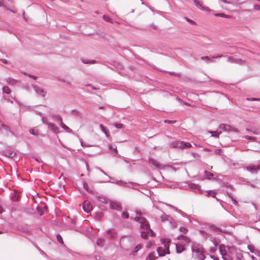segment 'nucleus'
<instances>
[{
	"instance_id": "8fccbe9b",
	"label": "nucleus",
	"mask_w": 260,
	"mask_h": 260,
	"mask_svg": "<svg viewBox=\"0 0 260 260\" xmlns=\"http://www.w3.org/2000/svg\"><path fill=\"white\" fill-rule=\"evenodd\" d=\"M180 231L183 233H186L188 231V230L185 227H180Z\"/></svg>"
},
{
	"instance_id": "a878e982",
	"label": "nucleus",
	"mask_w": 260,
	"mask_h": 260,
	"mask_svg": "<svg viewBox=\"0 0 260 260\" xmlns=\"http://www.w3.org/2000/svg\"><path fill=\"white\" fill-rule=\"evenodd\" d=\"M156 251L158 253V255L160 256H164L167 254L166 253V251L162 247H158L157 248Z\"/></svg>"
},
{
	"instance_id": "de8ad7c7",
	"label": "nucleus",
	"mask_w": 260,
	"mask_h": 260,
	"mask_svg": "<svg viewBox=\"0 0 260 260\" xmlns=\"http://www.w3.org/2000/svg\"><path fill=\"white\" fill-rule=\"evenodd\" d=\"M134 185L135 184L133 182H126V184L124 186L130 188H133L134 187Z\"/></svg>"
},
{
	"instance_id": "c756f323",
	"label": "nucleus",
	"mask_w": 260,
	"mask_h": 260,
	"mask_svg": "<svg viewBox=\"0 0 260 260\" xmlns=\"http://www.w3.org/2000/svg\"><path fill=\"white\" fill-rule=\"evenodd\" d=\"M210 229L215 232H222V230H220L219 228L217 227L216 225L212 224L209 226Z\"/></svg>"
},
{
	"instance_id": "4d7b16f0",
	"label": "nucleus",
	"mask_w": 260,
	"mask_h": 260,
	"mask_svg": "<svg viewBox=\"0 0 260 260\" xmlns=\"http://www.w3.org/2000/svg\"><path fill=\"white\" fill-rule=\"evenodd\" d=\"M37 210L39 213L40 215H43L44 214V211L41 209L39 206L37 207Z\"/></svg>"
},
{
	"instance_id": "5fc2aeb1",
	"label": "nucleus",
	"mask_w": 260,
	"mask_h": 260,
	"mask_svg": "<svg viewBox=\"0 0 260 260\" xmlns=\"http://www.w3.org/2000/svg\"><path fill=\"white\" fill-rule=\"evenodd\" d=\"M121 216L122 218L127 219L129 217V214L127 212H122Z\"/></svg>"
},
{
	"instance_id": "3c124183",
	"label": "nucleus",
	"mask_w": 260,
	"mask_h": 260,
	"mask_svg": "<svg viewBox=\"0 0 260 260\" xmlns=\"http://www.w3.org/2000/svg\"><path fill=\"white\" fill-rule=\"evenodd\" d=\"M154 244V241H149L146 244V247L149 248Z\"/></svg>"
},
{
	"instance_id": "0eeeda50",
	"label": "nucleus",
	"mask_w": 260,
	"mask_h": 260,
	"mask_svg": "<svg viewBox=\"0 0 260 260\" xmlns=\"http://www.w3.org/2000/svg\"><path fill=\"white\" fill-rule=\"evenodd\" d=\"M148 162L150 166H153L155 168L158 169H160L161 167H164L165 166H161L158 162H157L155 160L151 157H149L148 159Z\"/></svg>"
},
{
	"instance_id": "f3484780",
	"label": "nucleus",
	"mask_w": 260,
	"mask_h": 260,
	"mask_svg": "<svg viewBox=\"0 0 260 260\" xmlns=\"http://www.w3.org/2000/svg\"><path fill=\"white\" fill-rule=\"evenodd\" d=\"M106 233L110 239H114L117 236V233L114 229H109L106 231Z\"/></svg>"
},
{
	"instance_id": "ddd939ff",
	"label": "nucleus",
	"mask_w": 260,
	"mask_h": 260,
	"mask_svg": "<svg viewBox=\"0 0 260 260\" xmlns=\"http://www.w3.org/2000/svg\"><path fill=\"white\" fill-rule=\"evenodd\" d=\"M48 128L51 130L53 133L57 134L59 132L58 127L53 123H49L48 124Z\"/></svg>"
},
{
	"instance_id": "2f4dec72",
	"label": "nucleus",
	"mask_w": 260,
	"mask_h": 260,
	"mask_svg": "<svg viewBox=\"0 0 260 260\" xmlns=\"http://www.w3.org/2000/svg\"><path fill=\"white\" fill-rule=\"evenodd\" d=\"M204 173H205V178L207 179H211L214 176V175L213 173H212L210 172H208L207 171H205Z\"/></svg>"
},
{
	"instance_id": "58836bf2",
	"label": "nucleus",
	"mask_w": 260,
	"mask_h": 260,
	"mask_svg": "<svg viewBox=\"0 0 260 260\" xmlns=\"http://www.w3.org/2000/svg\"><path fill=\"white\" fill-rule=\"evenodd\" d=\"M82 62L83 63H89V64H92V63H94L95 62V60H88L86 59H82Z\"/></svg>"
},
{
	"instance_id": "20e7f679",
	"label": "nucleus",
	"mask_w": 260,
	"mask_h": 260,
	"mask_svg": "<svg viewBox=\"0 0 260 260\" xmlns=\"http://www.w3.org/2000/svg\"><path fill=\"white\" fill-rule=\"evenodd\" d=\"M156 208L158 210V215L161 221H169L171 217L170 215L166 214L163 211H161L158 207Z\"/></svg>"
},
{
	"instance_id": "f704fd0d",
	"label": "nucleus",
	"mask_w": 260,
	"mask_h": 260,
	"mask_svg": "<svg viewBox=\"0 0 260 260\" xmlns=\"http://www.w3.org/2000/svg\"><path fill=\"white\" fill-rule=\"evenodd\" d=\"M83 187L87 192H88L89 193L93 192V190L89 188L87 183H86V182H84L83 183Z\"/></svg>"
},
{
	"instance_id": "7ed1b4c3",
	"label": "nucleus",
	"mask_w": 260,
	"mask_h": 260,
	"mask_svg": "<svg viewBox=\"0 0 260 260\" xmlns=\"http://www.w3.org/2000/svg\"><path fill=\"white\" fill-rule=\"evenodd\" d=\"M191 251L192 252V254L197 253L205 252L204 249L202 246L199 244H194L191 246Z\"/></svg>"
},
{
	"instance_id": "5701e85b",
	"label": "nucleus",
	"mask_w": 260,
	"mask_h": 260,
	"mask_svg": "<svg viewBox=\"0 0 260 260\" xmlns=\"http://www.w3.org/2000/svg\"><path fill=\"white\" fill-rule=\"evenodd\" d=\"M51 117L54 120L56 121L59 124L62 122V119L61 117L59 115H52Z\"/></svg>"
},
{
	"instance_id": "393cba45",
	"label": "nucleus",
	"mask_w": 260,
	"mask_h": 260,
	"mask_svg": "<svg viewBox=\"0 0 260 260\" xmlns=\"http://www.w3.org/2000/svg\"><path fill=\"white\" fill-rule=\"evenodd\" d=\"M100 127L101 131L105 134L106 136L109 137L110 136L109 130L102 124L100 125Z\"/></svg>"
},
{
	"instance_id": "c03bdc74",
	"label": "nucleus",
	"mask_w": 260,
	"mask_h": 260,
	"mask_svg": "<svg viewBox=\"0 0 260 260\" xmlns=\"http://www.w3.org/2000/svg\"><path fill=\"white\" fill-rule=\"evenodd\" d=\"M215 16H219L223 18H229L230 16L225 15L223 13H216L214 14Z\"/></svg>"
},
{
	"instance_id": "4be33fe9",
	"label": "nucleus",
	"mask_w": 260,
	"mask_h": 260,
	"mask_svg": "<svg viewBox=\"0 0 260 260\" xmlns=\"http://www.w3.org/2000/svg\"><path fill=\"white\" fill-rule=\"evenodd\" d=\"M4 155L6 156H7V157H9L10 158H13L14 156H15L16 153L13 150H7V151H5Z\"/></svg>"
},
{
	"instance_id": "69168bd1",
	"label": "nucleus",
	"mask_w": 260,
	"mask_h": 260,
	"mask_svg": "<svg viewBox=\"0 0 260 260\" xmlns=\"http://www.w3.org/2000/svg\"><path fill=\"white\" fill-rule=\"evenodd\" d=\"M247 100L248 101H260V98H247Z\"/></svg>"
},
{
	"instance_id": "f03ea898",
	"label": "nucleus",
	"mask_w": 260,
	"mask_h": 260,
	"mask_svg": "<svg viewBox=\"0 0 260 260\" xmlns=\"http://www.w3.org/2000/svg\"><path fill=\"white\" fill-rule=\"evenodd\" d=\"M170 145L172 148H179L183 149L189 148L191 146L189 142H185L182 141H174L170 143Z\"/></svg>"
},
{
	"instance_id": "603ef678",
	"label": "nucleus",
	"mask_w": 260,
	"mask_h": 260,
	"mask_svg": "<svg viewBox=\"0 0 260 260\" xmlns=\"http://www.w3.org/2000/svg\"><path fill=\"white\" fill-rule=\"evenodd\" d=\"M29 133L34 136H37L38 135V132L37 131H35L34 129H29Z\"/></svg>"
},
{
	"instance_id": "b1692460",
	"label": "nucleus",
	"mask_w": 260,
	"mask_h": 260,
	"mask_svg": "<svg viewBox=\"0 0 260 260\" xmlns=\"http://www.w3.org/2000/svg\"><path fill=\"white\" fill-rule=\"evenodd\" d=\"M176 252L178 253H181L184 250V245L181 244H176Z\"/></svg>"
},
{
	"instance_id": "0e129e2a",
	"label": "nucleus",
	"mask_w": 260,
	"mask_h": 260,
	"mask_svg": "<svg viewBox=\"0 0 260 260\" xmlns=\"http://www.w3.org/2000/svg\"><path fill=\"white\" fill-rule=\"evenodd\" d=\"M245 138L247 140H252V141H254L255 139V138H254L252 136H246L245 137Z\"/></svg>"
},
{
	"instance_id": "2eb2a0df",
	"label": "nucleus",
	"mask_w": 260,
	"mask_h": 260,
	"mask_svg": "<svg viewBox=\"0 0 260 260\" xmlns=\"http://www.w3.org/2000/svg\"><path fill=\"white\" fill-rule=\"evenodd\" d=\"M110 207L112 209H115L117 210H121L122 208L120 204L116 202H111Z\"/></svg>"
},
{
	"instance_id": "6ab92c4d",
	"label": "nucleus",
	"mask_w": 260,
	"mask_h": 260,
	"mask_svg": "<svg viewBox=\"0 0 260 260\" xmlns=\"http://www.w3.org/2000/svg\"><path fill=\"white\" fill-rule=\"evenodd\" d=\"M204 253V252L197 253L192 254V256L198 260H204L205 259V256Z\"/></svg>"
},
{
	"instance_id": "13d9d810",
	"label": "nucleus",
	"mask_w": 260,
	"mask_h": 260,
	"mask_svg": "<svg viewBox=\"0 0 260 260\" xmlns=\"http://www.w3.org/2000/svg\"><path fill=\"white\" fill-rule=\"evenodd\" d=\"M126 182H123L122 180H119L118 181V185H119L120 186H124L125 185H126Z\"/></svg>"
},
{
	"instance_id": "bf43d9fd",
	"label": "nucleus",
	"mask_w": 260,
	"mask_h": 260,
	"mask_svg": "<svg viewBox=\"0 0 260 260\" xmlns=\"http://www.w3.org/2000/svg\"><path fill=\"white\" fill-rule=\"evenodd\" d=\"M103 19L107 22H111V19L106 15L103 16Z\"/></svg>"
},
{
	"instance_id": "1a4fd4ad",
	"label": "nucleus",
	"mask_w": 260,
	"mask_h": 260,
	"mask_svg": "<svg viewBox=\"0 0 260 260\" xmlns=\"http://www.w3.org/2000/svg\"><path fill=\"white\" fill-rule=\"evenodd\" d=\"M222 56H223L222 54L214 55L212 57V58H210L207 56H202L201 57V59L202 60L205 61L206 63H211V62H214L213 59L216 58L218 57H221Z\"/></svg>"
},
{
	"instance_id": "338daca9",
	"label": "nucleus",
	"mask_w": 260,
	"mask_h": 260,
	"mask_svg": "<svg viewBox=\"0 0 260 260\" xmlns=\"http://www.w3.org/2000/svg\"><path fill=\"white\" fill-rule=\"evenodd\" d=\"M216 251V248L215 247L210 248L209 249V251L211 253H214Z\"/></svg>"
},
{
	"instance_id": "9b49d317",
	"label": "nucleus",
	"mask_w": 260,
	"mask_h": 260,
	"mask_svg": "<svg viewBox=\"0 0 260 260\" xmlns=\"http://www.w3.org/2000/svg\"><path fill=\"white\" fill-rule=\"evenodd\" d=\"M32 86L35 92L38 95L42 97H44L46 95V92L43 89L37 86L33 85Z\"/></svg>"
},
{
	"instance_id": "864d4df0",
	"label": "nucleus",
	"mask_w": 260,
	"mask_h": 260,
	"mask_svg": "<svg viewBox=\"0 0 260 260\" xmlns=\"http://www.w3.org/2000/svg\"><path fill=\"white\" fill-rule=\"evenodd\" d=\"M109 149L110 150H113V151H114L115 152H116V151H117V147H116V146H115V145H110V146H109Z\"/></svg>"
},
{
	"instance_id": "680f3d73",
	"label": "nucleus",
	"mask_w": 260,
	"mask_h": 260,
	"mask_svg": "<svg viewBox=\"0 0 260 260\" xmlns=\"http://www.w3.org/2000/svg\"><path fill=\"white\" fill-rule=\"evenodd\" d=\"M232 203L236 206H237L238 207L239 206V203H238V202L236 201V199H235L234 198L232 199Z\"/></svg>"
},
{
	"instance_id": "c85d7f7f",
	"label": "nucleus",
	"mask_w": 260,
	"mask_h": 260,
	"mask_svg": "<svg viewBox=\"0 0 260 260\" xmlns=\"http://www.w3.org/2000/svg\"><path fill=\"white\" fill-rule=\"evenodd\" d=\"M248 250L252 253H254L256 254L258 253L259 251L255 249V247L253 245H248L247 246Z\"/></svg>"
},
{
	"instance_id": "f8f14e48",
	"label": "nucleus",
	"mask_w": 260,
	"mask_h": 260,
	"mask_svg": "<svg viewBox=\"0 0 260 260\" xmlns=\"http://www.w3.org/2000/svg\"><path fill=\"white\" fill-rule=\"evenodd\" d=\"M233 252H235L236 253V260H242L243 255L240 252V251H238L237 249H236L234 248H230L229 252L232 253Z\"/></svg>"
},
{
	"instance_id": "9d476101",
	"label": "nucleus",
	"mask_w": 260,
	"mask_h": 260,
	"mask_svg": "<svg viewBox=\"0 0 260 260\" xmlns=\"http://www.w3.org/2000/svg\"><path fill=\"white\" fill-rule=\"evenodd\" d=\"M82 208L85 212L88 213L92 210V207L90 202L84 201L82 204Z\"/></svg>"
},
{
	"instance_id": "79ce46f5",
	"label": "nucleus",
	"mask_w": 260,
	"mask_h": 260,
	"mask_svg": "<svg viewBox=\"0 0 260 260\" xmlns=\"http://www.w3.org/2000/svg\"><path fill=\"white\" fill-rule=\"evenodd\" d=\"M56 239L58 241V242L59 243H60V244H63V239L62 238V237L59 234H58L57 236H56Z\"/></svg>"
},
{
	"instance_id": "e2e57ef3",
	"label": "nucleus",
	"mask_w": 260,
	"mask_h": 260,
	"mask_svg": "<svg viewBox=\"0 0 260 260\" xmlns=\"http://www.w3.org/2000/svg\"><path fill=\"white\" fill-rule=\"evenodd\" d=\"M215 194H216V192L213 191H209L208 192V196H210L213 197H214Z\"/></svg>"
},
{
	"instance_id": "052dcab7",
	"label": "nucleus",
	"mask_w": 260,
	"mask_h": 260,
	"mask_svg": "<svg viewBox=\"0 0 260 260\" xmlns=\"http://www.w3.org/2000/svg\"><path fill=\"white\" fill-rule=\"evenodd\" d=\"M185 20H186L187 22H189L190 23H191V24H196V23H195V22H194V21H193V20H192L190 19L189 18H187V17H185Z\"/></svg>"
},
{
	"instance_id": "cd10ccee",
	"label": "nucleus",
	"mask_w": 260,
	"mask_h": 260,
	"mask_svg": "<svg viewBox=\"0 0 260 260\" xmlns=\"http://www.w3.org/2000/svg\"><path fill=\"white\" fill-rule=\"evenodd\" d=\"M6 82L11 85H15L17 82V81L14 79H13L12 78H8L6 79Z\"/></svg>"
},
{
	"instance_id": "412c9836",
	"label": "nucleus",
	"mask_w": 260,
	"mask_h": 260,
	"mask_svg": "<svg viewBox=\"0 0 260 260\" xmlns=\"http://www.w3.org/2000/svg\"><path fill=\"white\" fill-rule=\"evenodd\" d=\"M219 249L222 257L228 253L225 249V246L223 244H221L219 246Z\"/></svg>"
},
{
	"instance_id": "423d86ee",
	"label": "nucleus",
	"mask_w": 260,
	"mask_h": 260,
	"mask_svg": "<svg viewBox=\"0 0 260 260\" xmlns=\"http://www.w3.org/2000/svg\"><path fill=\"white\" fill-rule=\"evenodd\" d=\"M246 170L251 174H256L260 170V166L257 165H251L246 167Z\"/></svg>"
},
{
	"instance_id": "ea45409f",
	"label": "nucleus",
	"mask_w": 260,
	"mask_h": 260,
	"mask_svg": "<svg viewBox=\"0 0 260 260\" xmlns=\"http://www.w3.org/2000/svg\"><path fill=\"white\" fill-rule=\"evenodd\" d=\"M95 258L96 260H106V258L102 255H95Z\"/></svg>"
},
{
	"instance_id": "c9c22d12",
	"label": "nucleus",
	"mask_w": 260,
	"mask_h": 260,
	"mask_svg": "<svg viewBox=\"0 0 260 260\" xmlns=\"http://www.w3.org/2000/svg\"><path fill=\"white\" fill-rule=\"evenodd\" d=\"M2 89L4 93L10 94L11 92L10 89L7 86L3 87Z\"/></svg>"
},
{
	"instance_id": "7c9ffc66",
	"label": "nucleus",
	"mask_w": 260,
	"mask_h": 260,
	"mask_svg": "<svg viewBox=\"0 0 260 260\" xmlns=\"http://www.w3.org/2000/svg\"><path fill=\"white\" fill-rule=\"evenodd\" d=\"M155 252H152L148 254V256L146 258V260H155Z\"/></svg>"
},
{
	"instance_id": "a211bd4d",
	"label": "nucleus",
	"mask_w": 260,
	"mask_h": 260,
	"mask_svg": "<svg viewBox=\"0 0 260 260\" xmlns=\"http://www.w3.org/2000/svg\"><path fill=\"white\" fill-rule=\"evenodd\" d=\"M190 188L192 190V191L198 192L200 191V186L198 184H196L194 183H190L189 185Z\"/></svg>"
},
{
	"instance_id": "4c0bfd02",
	"label": "nucleus",
	"mask_w": 260,
	"mask_h": 260,
	"mask_svg": "<svg viewBox=\"0 0 260 260\" xmlns=\"http://www.w3.org/2000/svg\"><path fill=\"white\" fill-rule=\"evenodd\" d=\"M19 199V196L17 192H14L11 197V200L13 201H17Z\"/></svg>"
},
{
	"instance_id": "a18cd8bd",
	"label": "nucleus",
	"mask_w": 260,
	"mask_h": 260,
	"mask_svg": "<svg viewBox=\"0 0 260 260\" xmlns=\"http://www.w3.org/2000/svg\"><path fill=\"white\" fill-rule=\"evenodd\" d=\"M171 225L173 227V228H176V222L174 221L173 219L171 217L170 218V220L169 221Z\"/></svg>"
},
{
	"instance_id": "bb28decb",
	"label": "nucleus",
	"mask_w": 260,
	"mask_h": 260,
	"mask_svg": "<svg viewBox=\"0 0 260 260\" xmlns=\"http://www.w3.org/2000/svg\"><path fill=\"white\" fill-rule=\"evenodd\" d=\"M178 239L179 240H183L184 241H185L186 243H190L191 242V240L189 238L183 235H180L178 237Z\"/></svg>"
},
{
	"instance_id": "49530a36",
	"label": "nucleus",
	"mask_w": 260,
	"mask_h": 260,
	"mask_svg": "<svg viewBox=\"0 0 260 260\" xmlns=\"http://www.w3.org/2000/svg\"><path fill=\"white\" fill-rule=\"evenodd\" d=\"M114 125L118 129L123 128L125 127V125L122 123H115Z\"/></svg>"
},
{
	"instance_id": "774afa93",
	"label": "nucleus",
	"mask_w": 260,
	"mask_h": 260,
	"mask_svg": "<svg viewBox=\"0 0 260 260\" xmlns=\"http://www.w3.org/2000/svg\"><path fill=\"white\" fill-rule=\"evenodd\" d=\"M254 9L256 10H260V5H255L254 6Z\"/></svg>"
},
{
	"instance_id": "473e14b6",
	"label": "nucleus",
	"mask_w": 260,
	"mask_h": 260,
	"mask_svg": "<svg viewBox=\"0 0 260 260\" xmlns=\"http://www.w3.org/2000/svg\"><path fill=\"white\" fill-rule=\"evenodd\" d=\"M105 242V239H102V238H99L97 240L96 244L99 246L102 247L104 246Z\"/></svg>"
},
{
	"instance_id": "09e8293b",
	"label": "nucleus",
	"mask_w": 260,
	"mask_h": 260,
	"mask_svg": "<svg viewBox=\"0 0 260 260\" xmlns=\"http://www.w3.org/2000/svg\"><path fill=\"white\" fill-rule=\"evenodd\" d=\"M42 121L43 124H45L47 125H48V124L50 123L48 121L47 118L44 116L42 117Z\"/></svg>"
},
{
	"instance_id": "a19ab883",
	"label": "nucleus",
	"mask_w": 260,
	"mask_h": 260,
	"mask_svg": "<svg viewBox=\"0 0 260 260\" xmlns=\"http://www.w3.org/2000/svg\"><path fill=\"white\" fill-rule=\"evenodd\" d=\"M221 133V132H216V131H211L210 132V134H211L212 136L216 137H218L219 134H220Z\"/></svg>"
},
{
	"instance_id": "f257e3e1",
	"label": "nucleus",
	"mask_w": 260,
	"mask_h": 260,
	"mask_svg": "<svg viewBox=\"0 0 260 260\" xmlns=\"http://www.w3.org/2000/svg\"><path fill=\"white\" fill-rule=\"evenodd\" d=\"M135 220L140 223V227L142 229L141 233V237L143 239H147L148 237H154L155 234L153 231L150 229V225L147 219L143 217H136L134 218Z\"/></svg>"
},
{
	"instance_id": "aec40b11",
	"label": "nucleus",
	"mask_w": 260,
	"mask_h": 260,
	"mask_svg": "<svg viewBox=\"0 0 260 260\" xmlns=\"http://www.w3.org/2000/svg\"><path fill=\"white\" fill-rule=\"evenodd\" d=\"M0 128H3L7 132L10 133L12 135H14L13 133L11 131L9 126L6 125L4 122H0Z\"/></svg>"
},
{
	"instance_id": "72a5a7b5",
	"label": "nucleus",
	"mask_w": 260,
	"mask_h": 260,
	"mask_svg": "<svg viewBox=\"0 0 260 260\" xmlns=\"http://www.w3.org/2000/svg\"><path fill=\"white\" fill-rule=\"evenodd\" d=\"M60 125L63 129H65L68 133H72V130L71 128H70L68 126H67L65 124H64L63 122H62Z\"/></svg>"
},
{
	"instance_id": "37998d69",
	"label": "nucleus",
	"mask_w": 260,
	"mask_h": 260,
	"mask_svg": "<svg viewBox=\"0 0 260 260\" xmlns=\"http://www.w3.org/2000/svg\"><path fill=\"white\" fill-rule=\"evenodd\" d=\"M142 248V246L140 244H138L137 246H136L134 250H133V253H137L140 249H141Z\"/></svg>"
},
{
	"instance_id": "6e6d98bb",
	"label": "nucleus",
	"mask_w": 260,
	"mask_h": 260,
	"mask_svg": "<svg viewBox=\"0 0 260 260\" xmlns=\"http://www.w3.org/2000/svg\"><path fill=\"white\" fill-rule=\"evenodd\" d=\"M164 122L168 124H174L176 122V120H165Z\"/></svg>"
},
{
	"instance_id": "e433bc0d",
	"label": "nucleus",
	"mask_w": 260,
	"mask_h": 260,
	"mask_svg": "<svg viewBox=\"0 0 260 260\" xmlns=\"http://www.w3.org/2000/svg\"><path fill=\"white\" fill-rule=\"evenodd\" d=\"M224 260H234V257L232 255L227 253L222 257Z\"/></svg>"
},
{
	"instance_id": "39448f33",
	"label": "nucleus",
	"mask_w": 260,
	"mask_h": 260,
	"mask_svg": "<svg viewBox=\"0 0 260 260\" xmlns=\"http://www.w3.org/2000/svg\"><path fill=\"white\" fill-rule=\"evenodd\" d=\"M227 61L231 63H234L241 65L244 64L245 62V61L242 59L235 58L233 56H229L227 58Z\"/></svg>"
},
{
	"instance_id": "6e6552de",
	"label": "nucleus",
	"mask_w": 260,
	"mask_h": 260,
	"mask_svg": "<svg viewBox=\"0 0 260 260\" xmlns=\"http://www.w3.org/2000/svg\"><path fill=\"white\" fill-rule=\"evenodd\" d=\"M161 242L164 244V247L163 248L166 251V253L167 254H170L169 244L171 243V240L169 239H164L161 240Z\"/></svg>"
},
{
	"instance_id": "dca6fc26",
	"label": "nucleus",
	"mask_w": 260,
	"mask_h": 260,
	"mask_svg": "<svg viewBox=\"0 0 260 260\" xmlns=\"http://www.w3.org/2000/svg\"><path fill=\"white\" fill-rule=\"evenodd\" d=\"M197 7L203 11H209L210 9L208 7H204L198 0H193Z\"/></svg>"
},
{
	"instance_id": "4468645a",
	"label": "nucleus",
	"mask_w": 260,
	"mask_h": 260,
	"mask_svg": "<svg viewBox=\"0 0 260 260\" xmlns=\"http://www.w3.org/2000/svg\"><path fill=\"white\" fill-rule=\"evenodd\" d=\"M219 128L226 132H230L232 131V127L231 125L224 123L220 124Z\"/></svg>"
}]
</instances>
